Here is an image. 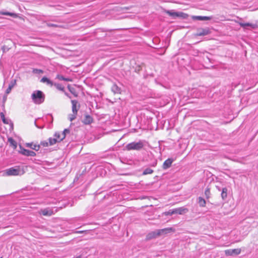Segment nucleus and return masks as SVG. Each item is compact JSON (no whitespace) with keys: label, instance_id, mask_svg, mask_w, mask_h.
Returning <instances> with one entry per match:
<instances>
[{"label":"nucleus","instance_id":"f257e3e1","mask_svg":"<svg viewBox=\"0 0 258 258\" xmlns=\"http://www.w3.org/2000/svg\"><path fill=\"white\" fill-rule=\"evenodd\" d=\"M45 98V94L40 90L34 91L31 95L32 100L36 104H40L44 102Z\"/></svg>","mask_w":258,"mask_h":258},{"label":"nucleus","instance_id":"f03ea898","mask_svg":"<svg viewBox=\"0 0 258 258\" xmlns=\"http://www.w3.org/2000/svg\"><path fill=\"white\" fill-rule=\"evenodd\" d=\"M144 146V143L142 141L140 140L138 142H133L127 144L125 148L127 150H141Z\"/></svg>","mask_w":258,"mask_h":258},{"label":"nucleus","instance_id":"7ed1b4c3","mask_svg":"<svg viewBox=\"0 0 258 258\" xmlns=\"http://www.w3.org/2000/svg\"><path fill=\"white\" fill-rule=\"evenodd\" d=\"M211 29L209 27L198 28L197 29V32L195 34L196 36H204L208 35L211 33Z\"/></svg>","mask_w":258,"mask_h":258},{"label":"nucleus","instance_id":"20e7f679","mask_svg":"<svg viewBox=\"0 0 258 258\" xmlns=\"http://www.w3.org/2000/svg\"><path fill=\"white\" fill-rule=\"evenodd\" d=\"M6 174L8 176H16L22 175L23 174V171L21 173V171L20 168L18 167L17 168L13 167L10 168L6 170Z\"/></svg>","mask_w":258,"mask_h":258},{"label":"nucleus","instance_id":"39448f33","mask_svg":"<svg viewBox=\"0 0 258 258\" xmlns=\"http://www.w3.org/2000/svg\"><path fill=\"white\" fill-rule=\"evenodd\" d=\"M19 148L20 150H19L18 152L23 155L32 157H34L36 155V154L35 152L27 149H25L21 145H19Z\"/></svg>","mask_w":258,"mask_h":258},{"label":"nucleus","instance_id":"423d86ee","mask_svg":"<svg viewBox=\"0 0 258 258\" xmlns=\"http://www.w3.org/2000/svg\"><path fill=\"white\" fill-rule=\"evenodd\" d=\"M72 112L73 113L77 114L78 111L80 107V105L76 100H72Z\"/></svg>","mask_w":258,"mask_h":258},{"label":"nucleus","instance_id":"0eeeda50","mask_svg":"<svg viewBox=\"0 0 258 258\" xmlns=\"http://www.w3.org/2000/svg\"><path fill=\"white\" fill-rule=\"evenodd\" d=\"M188 211V210L187 208L182 207L173 209L172 213H174V214L182 215L187 213Z\"/></svg>","mask_w":258,"mask_h":258},{"label":"nucleus","instance_id":"6e6552de","mask_svg":"<svg viewBox=\"0 0 258 258\" xmlns=\"http://www.w3.org/2000/svg\"><path fill=\"white\" fill-rule=\"evenodd\" d=\"M241 252V249L239 248L228 249L225 251L226 255H237Z\"/></svg>","mask_w":258,"mask_h":258},{"label":"nucleus","instance_id":"1a4fd4ad","mask_svg":"<svg viewBox=\"0 0 258 258\" xmlns=\"http://www.w3.org/2000/svg\"><path fill=\"white\" fill-rule=\"evenodd\" d=\"M93 122V118L88 114L84 115V118L82 120V122L85 125H89Z\"/></svg>","mask_w":258,"mask_h":258},{"label":"nucleus","instance_id":"9d476101","mask_svg":"<svg viewBox=\"0 0 258 258\" xmlns=\"http://www.w3.org/2000/svg\"><path fill=\"white\" fill-rule=\"evenodd\" d=\"M158 231V234H159V235L161 236L170 232H173L175 231V229L172 227H168L162 229H159Z\"/></svg>","mask_w":258,"mask_h":258},{"label":"nucleus","instance_id":"9b49d317","mask_svg":"<svg viewBox=\"0 0 258 258\" xmlns=\"http://www.w3.org/2000/svg\"><path fill=\"white\" fill-rule=\"evenodd\" d=\"M192 19L193 20L198 21H208L212 19V16H192Z\"/></svg>","mask_w":258,"mask_h":258},{"label":"nucleus","instance_id":"f8f14e48","mask_svg":"<svg viewBox=\"0 0 258 258\" xmlns=\"http://www.w3.org/2000/svg\"><path fill=\"white\" fill-rule=\"evenodd\" d=\"M159 236L158 231L157 230L148 233L146 236V239L147 240H151L152 239L156 238Z\"/></svg>","mask_w":258,"mask_h":258},{"label":"nucleus","instance_id":"ddd939ff","mask_svg":"<svg viewBox=\"0 0 258 258\" xmlns=\"http://www.w3.org/2000/svg\"><path fill=\"white\" fill-rule=\"evenodd\" d=\"M25 146L26 147L30 148L36 151H38L40 149V145L34 144L33 142L27 143L25 144Z\"/></svg>","mask_w":258,"mask_h":258},{"label":"nucleus","instance_id":"4468645a","mask_svg":"<svg viewBox=\"0 0 258 258\" xmlns=\"http://www.w3.org/2000/svg\"><path fill=\"white\" fill-rule=\"evenodd\" d=\"M173 162V159L172 158H168L167 160H166L163 164V168L164 169H167L169 168L171 166Z\"/></svg>","mask_w":258,"mask_h":258},{"label":"nucleus","instance_id":"2eb2a0df","mask_svg":"<svg viewBox=\"0 0 258 258\" xmlns=\"http://www.w3.org/2000/svg\"><path fill=\"white\" fill-rule=\"evenodd\" d=\"M0 14L3 15L10 16L13 18H18L19 17L18 14L9 12L0 11Z\"/></svg>","mask_w":258,"mask_h":258},{"label":"nucleus","instance_id":"dca6fc26","mask_svg":"<svg viewBox=\"0 0 258 258\" xmlns=\"http://www.w3.org/2000/svg\"><path fill=\"white\" fill-rule=\"evenodd\" d=\"M40 82L42 83H45L48 85H49L50 86H52L53 85V82L49 80L48 78H47L46 77H43L40 80Z\"/></svg>","mask_w":258,"mask_h":258},{"label":"nucleus","instance_id":"f3484780","mask_svg":"<svg viewBox=\"0 0 258 258\" xmlns=\"http://www.w3.org/2000/svg\"><path fill=\"white\" fill-rule=\"evenodd\" d=\"M111 90L114 93L120 94L121 93V89L116 84H114L112 87Z\"/></svg>","mask_w":258,"mask_h":258},{"label":"nucleus","instance_id":"a211bd4d","mask_svg":"<svg viewBox=\"0 0 258 258\" xmlns=\"http://www.w3.org/2000/svg\"><path fill=\"white\" fill-rule=\"evenodd\" d=\"M16 80H14L13 81H12L11 84H9L8 88L6 90V94H9L11 92L12 89L14 87V86L16 85Z\"/></svg>","mask_w":258,"mask_h":258},{"label":"nucleus","instance_id":"6ab92c4d","mask_svg":"<svg viewBox=\"0 0 258 258\" xmlns=\"http://www.w3.org/2000/svg\"><path fill=\"white\" fill-rule=\"evenodd\" d=\"M56 79H58L60 81H65L67 82H72L73 80L72 78H65L64 76H63L61 75L58 74L56 77Z\"/></svg>","mask_w":258,"mask_h":258},{"label":"nucleus","instance_id":"aec40b11","mask_svg":"<svg viewBox=\"0 0 258 258\" xmlns=\"http://www.w3.org/2000/svg\"><path fill=\"white\" fill-rule=\"evenodd\" d=\"M67 88L69 91L73 94L75 97H77L78 96V93L76 90V89L72 87L71 85L68 84Z\"/></svg>","mask_w":258,"mask_h":258},{"label":"nucleus","instance_id":"412c9836","mask_svg":"<svg viewBox=\"0 0 258 258\" xmlns=\"http://www.w3.org/2000/svg\"><path fill=\"white\" fill-rule=\"evenodd\" d=\"M8 142L10 143V145L13 147L14 149H16L17 147V142L12 138L10 137L8 138Z\"/></svg>","mask_w":258,"mask_h":258},{"label":"nucleus","instance_id":"4be33fe9","mask_svg":"<svg viewBox=\"0 0 258 258\" xmlns=\"http://www.w3.org/2000/svg\"><path fill=\"white\" fill-rule=\"evenodd\" d=\"M227 188L226 187H223L222 189V192L221 196L223 200H225L227 197Z\"/></svg>","mask_w":258,"mask_h":258},{"label":"nucleus","instance_id":"5701e85b","mask_svg":"<svg viewBox=\"0 0 258 258\" xmlns=\"http://www.w3.org/2000/svg\"><path fill=\"white\" fill-rule=\"evenodd\" d=\"M164 12L169 15L171 17H177V12H174L173 11L165 10Z\"/></svg>","mask_w":258,"mask_h":258},{"label":"nucleus","instance_id":"b1692460","mask_svg":"<svg viewBox=\"0 0 258 258\" xmlns=\"http://www.w3.org/2000/svg\"><path fill=\"white\" fill-rule=\"evenodd\" d=\"M53 213L51 210H48L46 209L41 210V214L44 216H51Z\"/></svg>","mask_w":258,"mask_h":258},{"label":"nucleus","instance_id":"393cba45","mask_svg":"<svg viewBox=\"0 0 258 258\" xmlns=\"http://www.w3.org/2000/svg\"><path fill=\"white\" fill-rule=\"evenodd\" d=\"M239 25L241 27H243V28H245L247 26H250V27H252V28H255L256 27V25L252 24L249 23H239Z\"/></svg>","mask_w":258,"mask_h":258},{"label":"nucleus","instance_id":"a878e982","mask_svg":"<svg viewBox=\"0 0 258 258\" xmlns=\"http://www.w3.org/2000/svg\"><path fill=\"white\" fill-rule=\"evenodd\" d=\"M53 86H55L58 90L64 92V87L61 84L56 83H54Z\"/></svg>","mask_w":258,"mask_h":258},{"label":"nucleus","instance_id":"bb28decb","mask_svg":"<svg viewBox=\"0 0 258 258\" xmlns=\"http://www.w3.org/2000/svg\"><path fill=\"white\" fill-rule=\"evenodd\" d=\"M188 17V15L183 13V12H177V17L182 18L183 19H187Z\"/></svg>","mask_w":258,"mask_h":258},{"label":"nucleus","instance_id":"cd10ccee","mask_svg":"<svg viewBox=\"0 0 258 258\" xmlns=\"http://www.w3.org/2000/svg\"><path fill=\"white\" fill-rule=\"evenodd\" d=\"M199 204L200 207H204L206 206V201L202 197L199 198Z\"/></svg>","mask_w":258,"mask_h":258},{"label":"nucleus","instance_id":"c85d7f7f","mask_svg":"<svg viewBox=\"0 0 258 258\" xmlns=\"http://www.w3.org/2000/svg\"><path fill=\"white\" fill-rule=\"evenodd\" d=\"M70 133V130L69 128H66L63 130L62 133V138L60 139V141H62L65 139L66 135L67 134H69Z\"/></svg>","mask_w":258,"mask_h":258},{"label":"nucleus","instance_id":"c756f323","mask_svg":"<svg viewBox=\"0 0 258 258\" xmlns=\"http://www.w3.org/2000/svg\"><path fill=\"white\" fill-rule=\"evenodd\" d=\"M0 116L4 123L9 124V120L5 117V114L3 112L0 113Z\"/></svg>","mask_w":258,"mask_h":258},{"label":"nucleus","instance_id":"7c9ffc66","mask_svg":"<svg viewBox=\"0 0 258 258\" xmlns=\"http://www.w3.org/2000/svg\"><path fill=\"white\" fill-rule=\"evenodd\" d=\"M48 140H49V145L50 146L53 145L58 142L57 139L55 138H49Z\"/></svg>","mask_w":258,"mask_h":258},{"label":"nucleus","instance_id":"2f4dec72","mask_svg":"<svg viewBox=\"0 0 258 258\" xmlns=\"http://www.w3.org/2000/svg\"><path fill=\"white\" fill-rule=\"evenodd\" d=\"M153 172V170L152 169H151V168H147L144 170V171L143 172V174L146 175V174H151Z\"/></svg>","mask_w":258,"mask_h":258},{"label":"nucleus","instance_id":"473e14b6","mask_svg":"<svg viewBox=\"0 0 258 258\" xmlns=\"http://www.w3.org/2000/svg\"><path fill=\"white\" fill-rule=\"evenodd\" d=\"M205 195L206 199H208L210 198V195H211L210 188L207 187L206 189V190L205 191Z\"/></svg>","mask_w":258,"mask_h":258},{"label":"nucleus","instance_id":"72a5a7b5","mask_svg":"<svg viewBox=\"0 0 258 258\" xmlns=\"http://www.w3.org/2000/svg\"><path fill=\"white\" fill-rule=\"evenodd\" d=\"M32 72L34 74H43V71L42 70H40V69H33L32 70Z\"/></svg>","mask_w":258,"mask_h":258},{"label":"nucleus","instance_id":"f704fd0d","mask_svg":"<svg viewBox=\"0 0 258 258\" xmlns=\"http://www.w3.org/2000/svg\"><path fill=\"white\" fill-rule=\"evenodd\" d=\"M11 48V47H9V46L7 45H3L2 47V49L3 50V51L4 53L8 51Z\"/></svg>","mask_w":258,"mask_h":258},{"label":"nucleus","instance_id":"c9c22d12","mask_svg":"<svg viewBox=\"0 0 258 258\" xmlns=\"http://www.w3.org/2000/svg\"><path fill=\"white\" fill-rule=\"evenodd\" d=\"M54 137L55 138H56L57 139L58 142H60L61 141L60 140L62 137H61V135L59 133H55L54 135Z\"/></svg>","mask_w":258,"mask_h":258},{"label":"nucleus","instance_id":"e433bc0d","mask_svg":"<svg viewBox=\"0 0 258 258\" xmlns=\"http://www.w3.org/2000/svg\"><path fill=\"white\" fill-rule=\"evenodd\" d=\"M77 114L73 113L72 114L69 115V119L71 121L74 120L76 118Z\"/></svg>","mask_w":258,"mask_h":258},{"label":"nucleus","instance_id":"4c0bfd02","mask_svg":"<svg viewBox=\"0 0 258 258\" xmlns=\"http://www.w3.org/2000/svg\"><path fill=\"white\" fill-rule=\"evenodd\" d=\"M39 145L40 146L41 145L43 147H47L48 146V143L46 141H41Z\"/></svg>","mask_w":258,"mask_h":258},{"label":"nucleus","instance_id":"58836bf2","mask_svg":"<svg viewBox=\"0 0 258 258\" xmlns=\"http://www.w3.org/2000/svg\"><path fill=\"white\" fill-rule=\"evenodd\" d=\"M163 214L166 216L172 215L174 214V213H172V210H169V211H167V212H165Z\"/></svg>","mask_w":258,"mask_h":258},{"label":"nucleus","instance_id":"ea45409f","mask_svg":"<svg viewBox=\"0 0 258 258\" xmlns=\"http://www.w3.org/2000/svg\"><path fill=\"white\" fill-rule=\"evenodd\" d=\"M47 26L51 27H57L58 25L53 23H48Z\"/></svg>","mask_w":258,"mask_h":258},{"label":"nucleus","instance_id":"a19ab883","mask_svg":"<svg viewBox=\"0 0 258 258\" xmlns=\"http://www.w3.org/2000/svg\"><path fill=\"white\" fill-rule=\"evenodd\" d=\"M87 231L86 230H81V231H75L74 232L75 233H76V234H78V233H87Z\"/></svg>","mask_w":258,"mask_h":258},{"label":"nucleus","instance_id":"79ce46f5","mask_svg":"<svg viewBox=\"0 0 258 258\" xmlns=\"http://www.w3.org/2000/svg\"><path fill=\"white\" fill-rule=\"evenodd\" d=\"M7 94H6L4 96H3V102L4 103H5V102L7 100Z\"/></svg>","mask_w":258,"mask_h":258},{"label":"nucleus","instance_id":"37998d69","mask_svg":"<svg viewBox=\"0 0 258 258\" xmlns=\"http://www.w3.org/2000/svg\"><path fill=\"white\" fill-rule=\"evenodd\" d=\"M66 96H67L69 98H71V96L68 94L67 92H66L65 91L64 92H63Z\"/></svg>","mask_w":258,"mask_h":258},{"label":"nucleus","instance_id":"c03bdc74","mask_svg":"<svg viewBox=\"0 0 258 258\" xmlns=\"http://www.w3.org/2000/svg\"><path fill=\"white\" fill-rule=\"evenodd\" d=\"M35 124L38 128H40L37 125L36 121H35Z\"/></svg>","mask_w":258,"mask_h":258},{"label":"nucleus","instance_id":"a18cd8bd","mask_svg":"<svg viewBox=\"0 0 258 258\" xmlns=\"http://www.w3.org/2000/svg\"><path fill=\"white\" fill-rule=\"evenodd\" d=\"M9 42H10V43H12V41L11 40H8Z\"/></svg>","mask_w":258,"mask_h":258},{"label":"nucleus","instance_id":"49530a36","mask_svg":"<svg viewBox=\"0 0 258 258\" xmlns=\"http://www.w3.org/2000/svg\"><path fill=\"white\" fill-rule=\"evenodd\" d=\"M0 258H2V257H0Z\"/></svg>","mask_w":258,"mask_h":258}]
</instances>
